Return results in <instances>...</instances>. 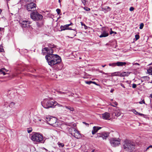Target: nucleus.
Returning a JSON list of instances; mask_svg holds the SVG:
<instances>
[{"label": "nucleus", "mask_w": 152, "mask_h": 152, "mask_svg": "<svg viewBox=\"0 0 152 152\" xmlns=\"http://www.w3.org/2000/svg\"><path fill=\"white\" fill-rule=\"evenodd\" d=\"M48 46V47L42 49V53L43 55L47 53L45 57L49 65L52 66L60 63L61 61V57L57 55L53 54V49L56 48V46L53 44L49 43Z\"/></svg>", "instance_id": "f257e3e1"}, {"label": "nucleus", "mask_w": 152, "mask_h": 152, "mask_svg": "<svg viewBox=\"0 0 152 152\" xmlns=\"http://www.w3.org/2000/svg\"><path fill=\"white\" fill-rule=\"evenodd\" d=\"M42 106L45 108H54L57 105V103L54 101L49 99H45L41 102Z\"/></svg>", "instance_id": "f03ea898"}, {"label": "nucleus", "mask_w": 152, "mask_h": 152, "mask_svg": "<svg viewBox=\"0 0 152 152\" xmlns=\"http://www.w3.org/2000/svg\"><path fill=\"white\" fill-rule=\"evenodd\" d=\"M31 140L33 141L38 143H44L43 137L42 134L39 133H35L31 136Z\"/></svg>", "instance_id": "7ed1b4c3"}, {"label": "nucleus", "mask_w": 152, "mask_h": 152, "mask_svg": "<svg viewBox=\"0 0 152 152\" xmlns=\"http://www.w3.org/2000/svg\"><path fill=\"white\" fill-rule=\"evenodd\" d=\"M124 148L129 152L133 151L134 149V145L128 141H126L124 143Z\"/></svg>", "instance_id": "20e7f679"}, {"label": "nucleus", "mask_w": 152, "mask_h": 152, "mask_svg": "<svg viewBox=\"0 0 152 152\" xmlns=\"http://www.w3.org/2000/svg\"><path fill=\"white\" fill-rule=\"evenodd\" d=\"M30 16L31 18L34 20H40L43 18L42 15L39 14L37 11L31 12Z\"/></svg>", "instance_id": "39448f33"}, {"label": "nucleus", "mask_w": 152, "mask_h": 152, "mask_svg": "<svg viewBox=\"0 0 152 152\" xmlns=\"http://www.w3.org/2000/svg\"><path fill=\"white\" fill-rule=\"evenodd\" d=\"M120 140L119 138H112L110 139V143L112 146L116 147L120 144Z\"/></svg>", "instance_id": "423d86ee"}, {"label": "nucleus", "mask_w": 152, "mask_h": 152, "mask_svg": "<svg viewBox=\"0 0 152 152\" xmlns=\"http://www.w3.org/2000/svg\"><path fill=\"white\" fill-rule=\"evenodd\" d=\"M36 5L31 2L27 5L26 8L28 11H33L36 10Z\"/></svg>", "instance_id": "0eeeda50"}, {"label": "nucleus", "mask_w": 152, "mask_h": 152, "mask_svg": "<svg viewBox=\"0 0 152 152\" xmlns=\"http://www.w3.org/2000/svg\"><path fill=\"white\" fill-rule=\"evenodd\" d=\"M109 132H103L101 133H97V136L96 137V138L102 137L103 139H106L109 135Z\"/></svg>", "instance_id": "6e6552de"}, {"label": "nucleus", "mask_w": 152, "mask_h": 152, "mask_svg": "<svg viewBox=\"0 0 152 152\" xmlns=\"http://www.w3.org/2000/svg\"><path fill=\"white\" fill-rule=\"evenodd\" d=\"M46 118L47 121L48 122V124L51 125H53L56 123V119L55 117H48Z\"/></svg>", "instance_id": "1a4fd4ad"}, {"label": "nucleus", "mask_w": 152, "mask_h": 152, "mask_svg": "<svg viewBox=\"0 0 152 152\" xmlns=\"http://www.w3.org/2000/svg\"><path fill=\"white\" fill-rule=\"evenodd\" d=\"M31 22L29 21H23L20 22V26L23 28H28L30 26Z\"/></svg>", "instance_id": "9d476101"}, {"label": "nucleus", "mask_w": 152, "mask_h": 152, "mask_svg": "<svg viewBox=\"0 0 152 152\" xmlns=\"http://www.w3.org/2000/svg\"><path fill=\"white\" fill-rule=\"evenodd\" d=\"M109 31L108 30H104L102 31L101 35L99 36L100 38L106 37L109 35Z\"/></svg>", "instance_id": "9b49d317"}, {"label": "nucleus", "mask_w": 152, "mask_h": 152, "mask_svg": "<svg viewBox=\"0 0 152 152\" xmlns=\"http://www.w3.org/2000/svg\"><path fill=\"white\" fill-rule=\"evenodd\" d=\"M74 137L77 139H80L81 138V135L79 132L76 129L75 132L73 135Z\"/></svg>", "instance_id": "f8f14e48"}, {"label": "nucleus", "mask_w": 152, "mask_h": 152, "mask_svg": "<svg viewBox=\"0 0 152 152\" xmlns=\"http://www.w3.org/2000/svg\"><path fill=\"white\" fill-rule=\"evenodd\" d=\"M101 128L102 127H100L94 126L93 128V130L92 131V134H95L98 130L101 129Z\"/></svg>", "instance_id": "ddd939ff"}, {"label": "nucleus", "mask_w": 152, "mask_h": 152, "mask_svg": "<svg viewBox=\"0 0 152 152\" xmlns=\"http://www.w3.org/2000/svg\"><path fill=\"white\" fill-rule=\"evenodd\" d=\"M110 117V114L108 113L105 112L102 114V118L105 120L109 119Z\"/></svg>", "instance_id": "4468645a"}, {"label": "nucleus", "mask_w": 152, "mask_h": 152, "mask_svg": "<svg viewBox=\"0 0 152 152\" xmlns=\"http://www.w3.org/2000/svg\"><path fill=\"white\" fill-rule=\"evenodd\" d=\"M101 9L102 11H104L105 13H106L110 11L111 10V8L109 7L106 6L104 7H102Z\"/></svg>", "instance_id": "2eb2a0df"}, {"label": "nucleus", "mask_w": 152, "mask_h": 152, "mask_svg": "<svg viewBox=\"0 0 152 152\" xmlns=\"http://www.w3.org/2000/svg\"><path fill=\"white\" fill-rule=\"evenodd\" d=\"M76 129L75 128L73 127H71L69 129V132L72 136H73L74 134V132H75V131H76Z\"/></svg>", "instance_id": "dca6fc26"}, {"label": "nucleus", "mask_w": 152, "mask_h": 152, "mask_svg": "<svg viewBox=\"0 0 152 152\" xmlns=\"http://www.w3.org/2000/svg\"><path fill=\"white\" fill-rule=\"evenodd\" d=\"M126 64V63L125 62H116L117 66H125Z\"/></svg>", "instance_id": "f3484780"}, {"label": "nucleus", "mask_w": 152, "mask_h": 152, "mask_svg": "<svg viewBox=\"0 0 152 152\" xmlns=\"http://www.w3.org/2000/svg\"><path fill=\"white\" fill-rule=\"evenodd\" d=\"M64 107L66 109L69 110V112L71 113V112H73L75 110V109L73 107L70 106H65Z\"/></svg>", "instance_id": "a211bd4d"}, {"label": "nucleus", "mask_w": 152, "mask_h": 152, "mask_svg": "<svg viewBox=\"0 0 152 152\" xmlns=\"http://www.w3.org/2000/svg\"><path fill=\"white\" fill-rule=\"evenodd\" d=\"M130 73L128 72H123L120 74V76L121 77H124L125 76H128Z\"/></svg>", "instance_id": "6ab92c4d"}, {"label": "nucleus", "mask_w": 152, "mask_h": 152, "mask_svg": "<svg viewBox=\"0 0 152 152\" xmlns=\"http://www.w3.org/2000/svg\"><path fill=\"white\" fill-rule=\"evenodd\" d=\"M61 30H65L66 29L74 30L73 29H72L71 28H66V26H65V25L63 26H61Z\"/></svg>", "instance_id": "aec40b11"}, {"label": "nucleus", "mask_w": 152, "mask_h": 152, "mask_svg": "<svg viewBox=\"0 0 152 152\" xmlns=\"http://www.w3.org/2000/svg\"><path fill=\"white\" fill-rule=\"evenodd\" d=\"M114 113L115 114V115L117 116H118L121 115L120 111L118 110H117L115 111Z\"/></svg>", "instance_id": "412c9836"}, {"label": "nucleus", "mask_w": 152, "mask_h": 152, "mask_svg": "<svg viewBox=\"0 0 152 152\" xmlns=\"http://www.w3.org/2000/svg\"><path fill=\"white\" fill-rule=\"evenodd\" d=\"M5 70L7 72L8 71H7V69H5V68H2V69H0V73H1V74L2 73V74H3V75H6V73H5L3 71V70Z\"/></svg>", "instance_id": "4be33fe9"}, {"label": "nucleus", "mask_w": 152, "mask_h": 152, "mask_svg": "<svg viewBox=\"0 0 152 152\" xmlns=\"http://www.w3.org/2000/svg\"><path fill=\"white\" fill-rule=\"evenodd\" d=\"M148 73L150 75H152V67H150L147 70Z\"/></svg>", "instance_id": "5701e85b"}, {"label": "nucleus", "mask_w": 152, "mask_h": 152, "mask_svg": "<svg viewBox=\"0 0 152 152\" xmlns=\"http://www.w3.org/2000/svg\"><path fill=\"white\" fill-rule=\"evenodd\" d=\"M120 72H115L114 73H113L112 74H113L112 75L113 76H120Z\"/></svg>", "instance_id": "b1692460"}, {"label": "nucleus", "mask_w": 152, "mask_h": 152, "mask_svg": "<svg viewBox=\"0 0 152 152\" xmlns=\"http://www.w3.org/2000/svg\"><path fill=\"white\" fill-rule=\"evenodd\" d=\"M109 65L110 66H112L113 67H115L116 66H117L116 62L110 63L109 64Z\"/></svg>", "instance_id": "393cba45"}, {"label": "nucleus", "mask_w": 152, "mask_h": 152, "mask_svg": "<svg viewBox=\"0 0 152 152\" xmlns=\"http://www.w3.org/2000/svg\"><path fill=\"white\" fill-rule=\"evenodd\" d=\"M15 104L14 102H12L10 103L9 106L10 107H12L14 106Z\"/></svg>", "instance_id": "a878e982"}, {"label": "nucleus", "mask_w": 152, "mask_h": 152, "mask_svg": "<svg viewBox=\"0 0 152 152\" xmlns=\"http://www.w3.org/2000/svg\"><path fill=\"white\" fill-rule=\"evenodd\" d=\"M58 145L59 147H63L64 146V145L63 143L59 142H58Z\"/></svg>", "instance_id": "bb28decb"}, {"label": "nucleus", "mask_w": 152, "mask_h": 152, "mask_svg": "<svg viewBox=\"0 0 152 152\" xmlns=\"http://www.w3.org/2000/svg\"><path fill=\"white\" fill-rule=\"evenodd\" d=\"M80 23L82 26H84V28L85 29H87V27L85 24L81 22Z\"/></svg>", "instance_id": "cd10ccee"}, {"label": "nucleus", "mask_w": 152, "mask_h": 152, "mask_svg": "<svg viewBox=\"0 0 152 152\" xmlns=\"http://www.w3.org/2000/svg\"><path fill=\"white\" fill-rule=\"evenodd\" d=\"M152 148V145H150L145 150V151H147L148 150H149L150 149Z\"/></svg>", "instance_id": "c85d7f7f"}, {"label": "nucleus", "mask_w": 152, "mask_h": 152, "mask_svg": "<svg viewBox=\"0 0 152 152\" xmlns=\"http://www.w3.org/2000/svg\"><path fill=\"white\" fill-rule=\"evenodd\" d=\"M85 83H86L87 84H88V85H90L91 83H92V81H85Z\"/></svg>", "instance_id": "c756f323"}, {"label": "nucleus", "mask_w": 152, "mask_h": 152, "mask_svg": "<svg viewBox=\"0 0 152 152\" xmlns=\"http://www.w3.org/2000/svg\"><path fill=\"white\" fill-rule=\"evenodd\" d=\"M143 26H144L143 23H141L140 24V27H139L140 29H142L143 28Z\"/></svg>", "instance_id": "7c9ffc66"}, {"label": "nucleus", "mask_w": 152, "mask_h": 152, "mask_svg": "<svg viewBox=\"0 0 152 152\" xmlns=\"http://www.w3.org/2000/svg\"><path fill=\"white\" fill-rule=\"evenodd\" d=\"M139 103L140 104H142V103L145 104L146 105L147 104L145 103V101L144 99H143L142 101H140L139 102Z\"/></svg>", "instance_id": "2f4dec72"}, {"label": "nucleus", "mask_w": 152, "mask_h": 152, "mask_svg": "<svg viewBox=\"0 0 152 152\" xmlns=\"http://www.w3.org/2000/svg\"><path fill=\"white\" fill-rule=\"evenodd\" d=\"M84 8L85 10L87 11H89L90 10V9L89 8H88V7H84Z\"/></svg>", "instance_id": "473e14b6"}, {"label": "nucleus", "mask_w": 152, "mask_h": 152, "mask_svg": "<svg viewBox=\"0 0 152 152\" xmlns=\"http://www.w3.org/2000/svg\"><path fill=\"white\" fill-rule=\"evenodd\" d=\"M111 31H110V34H112L113 33H114V34H117V33L116 32L113 31H112V29L111 28Z\"/></svg>", "instance_id": "72a5a7b5"}, {"label": "nucleus", "mask_w": 152, "mask_h": 152, "mask_svg": "<svg viewBox=\"0 0 152 152\" xmlns=\"http://www.w3.org/2000/svg\"><path fill=\"white\" fill-rule=\"evenodd\" d=\"M42 22H41L40 24H39V23L37 22V24L38 26V27H40L41 26V25H42Z\"/></svg>", "instance_id": "f704fd0d"}, {"label": "nucleus", "mask_w": 152, "mask_h": 152, "mask_svg": "<svg viewBox=\"0 0 152 152\" xmlns=\"http://www.w3.org/2000/svg\"><path fill=\"white\" fill-rule=\"evenodd\" d=\"M72 24H73V23H71L69 24H66V25H65V26H66V28H69V26H70L71 25H72Z\"/></svg>", "instance_id": "c9c22d12"}, {"label": "nucleus", "mask_w": 152, "mask_h": 152, "mask_svg": "<svg viewBox=\"0 0 152 152\" xmlns=\"http://www.w3.org/2000/svg\"><path fill=\"white\" fill-rule=\"evenodd\" d=\"M140 38L139 36L138 35H135V38L136 39V40Z\"/></svg>", "instance_id": "e433bc0d"}, {"label": "nucleus", "mask_w": 152, "mask_h": 152, "mask_svg": "<svg viewBox=\"0 0 152 152\" xmlns=\"http://www.w3.org/2000/svg\"><path fill=\"white\" fill-rule=\"evenodd\" d=\"M32 131V129L31 128H29L28 130L27 131L28 133H30Z\"/></svg>", "instance_id": "4c0bfd02"}, {"label": "nucleus", "mask_w": 152, "mask_h": 152, "mask_svg": "<svg viewBox=\"0 0 152 152\" xmlns=\"http://www.w3.org/2000/svg\"><path fill=\"white\" fill-rule=\"evenodd\" d=\"M56 11L58 14H59L60 12H61V10L59 9H57L56 10Z\"/></svg>", "instance_id": "58836bf2"}, {"label": "nucleus", "mask_w": 152, "mask_h": 152, "mask_svg": "<svg viewBox=\"0 0 152 152\" xmlns=\"http://www.w3.org/2000/svg\"><path fill=\"white\" fill-rule=\"evenodd\" d=\"M133 111L134 113L135 114L138 115L139 113L138 112H137L135 110H133Z\"/></svg>", "instance_id": "ea45409f"}, {"label": "nucleus", "mask_w": 152, "mask_h": 152, "mask_svg": "<svg viewBox=\"0 0 152 152\" xmlns=\"http://www.w3.org/2000/svg\"><path fill=\"white\" fill-rule=\"evenodd\" d=\"M82 1L84 5H85L86 4V0H82Z\"/></svg>", "instance_id": "a19ab883"}, {"label": "nucleus", "mask_w": 152, "mask_h": 152, "mask_svg": "<svg viewBox=\"0 0 152 152\" xmlns=\"http://www.w3.org/2000/svg\"><path fill=\"white\" fill-rule=\"evenodd\" d=\"M136 86H137V85L134 84V83H133V84H132V88H135L136 87Z\"/></svg>", "instance_id": "79ce46f5"}, {"label": "nucleus", "mask_w": 152, "mask_h": 152, "mask_svg": "<svg viewBox=\"0 0 152 152\" xmlns=\"http://www.w3.org/2000/svg\"><path fill=\"white\" fill-rule=\"evenodd\" d=\"M134 9V8L133 7H131L130 8L129 10L130 11H132Z\"/></svg>", "instance_id": "37998d69"}, {"label": "nucleus", "mask_w": 152, "mask_h": 152, "mask_svg": "<svg viewBox=\"0 0 152 152\" xmlns=\"http://www.w3.org/2000/svg\"><path fill=\"white\" fill-rule=\"evenodd\" d=\"M58 92L59 94H66V93L64 92H62L61 91H58Z\"/></svg>", "instance_id": "c03bdc74"}, {"label": "nucleus", "mask_w": 152, "mask_h": 152, "mask_svg": "<svg viewBox=\"0 0 152 152\" xmlns=\"http://www.w3.org/2000/svg\"><path fill=\"white\" fill-rule=\"evenodd\" d=\"M24 1L26 2L27 1H33L34 0H23Z\"/></svg>", "instance_id": "a18cd8bd"}, {"label": "nucleus", "mask_w": 152, "mask_h": 152, "mask_svg": "<svg viewBox=\"0 0 152 152\" xmlns=\"http://www.w3.org/2000/svg\"><path fill=\"white\" fill-rule=\"evenodd\" d=\"M112 103H113L115 104V105L116 106L118 105V103L115 101L114 102H112Z\"/></svg>", "instance_id": "49530a36"}, {"label": "nucleus", "mask_w": 152, "mask_h": 152, "mask_svg": "<svg viewBox=\"0 0 152 152\" xmlns=\"http://www.w3.org/2000/svg\"><path fill=\"white\" fill-rule=\"evenodd\" d=\"M120 85L123 88H125V86H124V85L123 84H122V83H121L120 84Z\"/></svg>", "instance_id": "de8ad7c7"}, {"label": "nucleus", "mask_w": 152, "mask_h": 152, "mask_svg": "<svg viewBox=\"0 0 152 152\" xmlns=\"http://www.w3.org/2000/svg\"><path fill=\"white\" fill-rule=\"evenodd\" d=\"M138 115H140L141 116H143L144 115L142 113H139Z\"/></svg>", "instance_id": "09e8293b"}, {"label": "nucleus", "mask_w": 152, "mask_h": 152, "mask_svg": "<svg viewBox=\"0 0 152 152\" xmlns=\"http://www.w3.org/2000/svg\"><path fill=\"white\" fill-rule=\"evenodd\" d=\"M4 51V49L3 48H0V51L1 52H3Z\"/></svg>", "instance_id": "8fccbe9b"}, {"label": "nucleus", "mask_w": 152, "mask_h": 152, "mask_svg": "<svg viewBox=\"0 0 152 152\" xmlns=\"http://www.w3.org/2000/svg\"><path fill=\"white\" fill-rule=\"evenodd\" d=\"M114 91V89L113 88H112V89H111L110 90V92L111 93H112L113 92V91Z\"/></svg>", "instance_id": "3c124183"}, {"label": "nucleus", "mask_w": 152, "mask_h": 152, "mask_svg": "<svg viewBox=\"0 0 152 152\" xmlns=\"http://www.w3.org/2000/svg\"><path fill=\"white\" fill-rule=\"evenodd\" d=\"M92 83H93L96 85H97V84L94 81H92Z\"/></svg>", "instance_id": "603ef678"}, {"label": "nucleus", "mask_w": 152, "mask_h": 152, "mask_svg": "<svg viewBox=\"0 0 152 152\" xmlns=\"http://www.w3.org/2000/svg\"><path fill=\"white\" fill-rule=\"evenodd\" d=\"M57 105H58L59 107L62 106V105H61L60 104H58V103H57Z\"/></svg>", "instance_id": "864d4df0"}, {"label": "nucleus", "mask_w": 152, "mask_h": 152, "mask_svg": "<svg viewBox=\"0 0 152 152\" xmlns=\"http://www.w3.org/2000/svg\"><path fill=\"white\" fill-rule=\"evenodd\" d=\"M83 123H84V124H85L86 125H88V124H87V123H86V122H83Z\"/></svg>", "instance_id": "5fc2aeb1"}, {"label": "nucleus", "mask_w": 152, "mask_h": 152, "mask_svg": "<svg viewBox=\"0 0 152 152\" xmlns=\"http://www.w3.org/2000/svg\"><path fill=\"white\" fill-rule=\"evenodd\" d=\"M106 66V65H102V66L103 67H104Z\"/></svg>", "instance_id": "6e6d98bb"}, {"label": "nucleus", "mask_w": 152, "mask_h": 152, "mask_svg": "<svg viewBox=\"0 0 152 152\" xmlns=\"http://www.w3.org/2000/svg\"><path fill=\"white\" fill-rule=\"evenodd\" d=\"M150 97H151V98H152V94H150Z\"/></svg>", "instance_id": "4d7b16f0"}, {"label": "nucleus", "mask_w": 152, "mask_h": 152, "mask_svg": "<svg viewBox=\"0 0 152 152\" xmlns=\"http://www.w3.org/2000/svg\"><path fill=\"white\" fill-rule=\"evenodd\" d=\"M100 72L101 73H104V72H103V71H100Z\"/></svg>", "instance_id": "13d9d810"}, {"label": "nucleus", "mask_w": 152, "mask_h": 152, "mask_svg": "<svg viewBox=\"0 0 152 152\" xmlns=\"http://www.w3.org/2000/svg\"><path fill=\"white\" fill-rule=\"evenodd\" d=\"M110 105H111V106H113V107H115V106H114V105H113L111 103L110 104Z\"/></svg>", "instance_id": "bf43d9fd"}, {"label": "nucleus", "mask_w": 152, "mask_h": 152, "mask_svg": "<svg viewBox=\"0 0 152 152\" xmlns=\"http://www.w3.org/2000/svg\"><path fill=\"white\" fill-rule=\"evenodd\" d=\"M120 2L117 3H116V5H118V4H120Z\"/></svg>", "instance_id": "052dcab7"}, {"label": "nucleus", "mask_w": 152, "mask_h": 152, "mask_svg": "<svg viewBox=\"0 0 152 152\" xmlns=\"http://www.w3.org/2000/svg\"><path fill=\"white\" fill-rule=\"evenodd\" d=\"M142 77L144 78H147L148 77L146 76H145V77Z\"/></svg>", "instance_id": "680f3d73"}, {"label": "nucleus", "mask_w": 152, "mask_h": 152, "mask_svg": "<svg viewBox=\"0 0 152 152\" xmlns=\"http://www.w3.org/2000/svg\"><path fill=\"white\" fill-rule=\"evenodd\" d=\"M126 82L128 83H129V81H126Z\"/></svg>", "instance_id": "e2e57ef3"}, {"label": "nucleus", "mask_w": 152, "mask_h": 152, "mask_svg": "<svg viewBox=\"0 0 152 152\" xmlns=\"http://www.w3.org/2000/svg\"><path fill=\"white\" fill-rule=\"evenodd\" d=\"M136 64L137 65H139V64L138 63H136Z\"/></svg>", "instance_id": "0e129e2a"}, {"label": "nucleus", "mask_w": 152, "mask_h": 152, "mask_svg": "<svg viewBox=\"0 0 152 152\" xmlns=\"http://www.w3.org/2000/svg\"><path fill=\"white\" fill-rule=\"evenodd\" d=\"M58 2H59V3H60V2H61L60 0H58Z\"/></svg>", "instance_id": "69168bd1"}, {"label": "nucleus", "mask_w": 152, "mask_h": 152, "mask_svg": "<svg viewBox=\"0 0 152 152\" xmlns=\"http://www.w3.org/2000/svg\"><path fill=\"white\" fill-rule=\"evenodd\" d=\"M75 125H75V124H73V126H75Z\"/></svg>", "instance_id": "338daca9"}, {"label": "nucleus", "mask_w": 152, "mask_h": 152, "mask_svg": "<svg viewBox=\"0 0 152 152\" xmlns=\"http://www.w3.org/2000/svg\"><path fill=\"white\" fill-rule=\"evenodd\" d=\"M94 151V150H93L91 152H93Z\"/></svg>", "instance_id": "774afa93"}]
</instances>
